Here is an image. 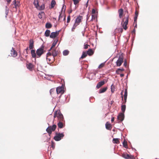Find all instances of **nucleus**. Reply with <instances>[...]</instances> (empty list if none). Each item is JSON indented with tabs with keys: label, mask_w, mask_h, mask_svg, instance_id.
Instances as JSON below:
<instances>
[{
	"label": "nucleus",
	"mask_w": 159,
	"mask_h": 159,
	"mask_svg": "<svg viewBox=\"0 0 159 159\" xmlns=\"http://www.w3.org/2000/svg\"><path fill=\"white\" fill-rule=\"evenodd\" d=\"M58 54L57 51L55 49L52 50V55L54 57L56 56Z\"/></svg>",
	"instance_id": "22"
},
{
	"label": "nucleus",
	"mask_w": 159,
	"mask_h": 159,
	"mask_svg": "<svg viewBox=\"0 0 159 159\" xmlns=\"http://www.w3.org/2000/svg\"><path fill=\"white\" fill-rule=\"evenodd\" d=\"M113 142L114 143L119 144L120 143L119 139H113Z\"/></svg>",
	"instance_id": "32"
},
{
	"label": "nucleus",
	"mask_w": 159,
	"mask_h": 159,
	"mask_svg": "<svg viewBox=\"0 0 159 159\" xmlns=\"http://www.w3.org/2000/svg\"><path fill=\"white\" fill-rule=\"evenodd\" d=\"M123 91L122 90L121 93V97L122 98V100H123Z\"/></svg>",
	"instance_id": "46"
},
{
	"label": "nucleus",
	"mask_w": 159,
	"mask_h": 159,
	"mask_svg": "<svg viewBox=\"0 0 159 159\" xmlns=\"http://www.w3.org/2000/svg\"><path fill=\"white\" fill-rule=\"evenodd\" d=\"M60 31H56V32H53L51 33L50 35V37L51 38H54L57 37L59 34Z\"/></svg>",
	"instance_id": "9"
},
{
	"label": "nucleus",
	"mask_w": 159,
	"mask_h": 159,
	"mask_svg": "<svg viewBox=\"0 0 159 159\" xmlns=\"http://www.w3.org/2000/svg\"><path fill=\"white\" fill-rule=\"evenodd\" d=\"M124 70V69H118L116 71V73L117 74H119V72L120 71H123Z\"/></svg>",
	"instance_id": "37"
},
{
	"label": "nucleus",
	"mask_w": 159,
	"mask_h": 159,
	"mask_svg": "<svg viewBox=\"0 0 159 159\" xmlns=\"http://www.w3.org/2000/svg\"><path fill=\"white\" fill-rule=\"evenodd\" d=\"M34 4L36 8H38L39 6V2L38 0H34Z\"/></svg>",
	"instance_id": "31"
},
{
	"label": "nucleus",
	"mask_w": 159,
	"mask_h": 159,
	"mask_svg": "<svg viewBox=\"0 0 159 159\" xmlns=\"http://www.w3.org/2000/svg\"><path fill=\"white\" fill-rule=\"evenodd\" d=\"M52 55V53L48 52L47 54V57H48L49 56H51Z\"/></svg>",
	"instance_id": "47"
},
{
	"label": "nucleus",
	"mask_w": 159,
	"mask_h": 159,
	"mask_svg": "<svg viewBox=\"0 0 159 159\" xmlns=\"http://www.w3.org/2000/svg\"><path fill=\"white\" fill-rule=\"evenodd\" d=\"M124 93H124V96H127V89H125Z\"/></svg>",
	"instance_id": "43"
},
{
	"label": "nucleus",
	"mask_w": 159,
	"mask_h": 159,
	"mask_svg": "<svg viewBox=\"0 0 159 159\" xmlns=\"http://www.w3.org/2000/svg\"><path fill=\"white\" fill-rule=\"evenodd\" d=\"M47 59H48V61H50V59H49V58H48V57H47Z\"/></svg>",
	"instance_id": "63"
},
{
	"label": "nucleus",
	"mask_w": 159,
	"mask_h": 159,
	"mask_svg": "<svg viewBox=\"0 0 159 159\" xmlns=\"http://www.w3.org/2000/svg\"><path fill=\"white\" fill-rule=\"evenodd\" d=\"M58 118L57 126L59 128H62L65 125V120L60 110H57L54 113V118Z\"/></svg>",
	"instance_id": "1"
},
{
	"label": "nucleus",
	"mask_w": 159,
	"mask_h": 159,
	"mask_svg": "<svg viewBox=\"0 0 159 159\" xmlns=\"http://www.w3.org/2000/svg\"><path fill=\"white\" fill-rule=\"evenodd\" d=\"M11 54L12 56L15 57L17 55V53L16 51L13 48H12L11 50Z\"/></svg>",
	"instance_id": "13"
},
{
	"label": "nucleus",
	"mask_w": 159,
	"mask_h": 159,
	"mask_svg": "<svg viewBox=\"0 0 159 159\" xmlns=\"http://www.w3.org/2000/svg\"><path fill=\"white\" fill-rule=\"evenodd\" d=\"M123 31V29H122V28H121V29H120V32L121 33H122V32Z\"/></svg>",
	"instance_id": "60"
},
{
	"label": "nucleus",
	"mask_w": 159,
	"mask_h": 159,
	"mask_svg": "<svg viewBox=\"0 0 159 159\" xmlns=\"http://www.w3.org/2000/svg\"><path fill=\"white\" fill-rule=\"evenodd\" d=\"M25 50H26L27 54H28V48H27L25 49Z\"/></svg>",
	"instance_id": "61"
},
{
	"label": "nucleus",
	"mask_w": 159,
	"mask_h": 159,
	"mask_svg": "<svg viewBox=\"0 0 159 159\" xmlns=\"http://www.w3.org/2000/svg\"><path fill=\"white\" fill-rule=\"evenodd\" d=\"M61 12H62V11H61V13L60 12V14L59 17V19H58L59 20L60 19H61V18H62L63 17L62 16V15H61Z\"/></svg>",
	"instance_id": "44"
},
{
	"label": "nucleus",
	"mask_w": 159,
	"mask_h": 159,
	"mask_svg": "<svg viewBox=\"0 0 159 159\" xmlns=\"http://www.w3.org/2000/svg\"><path fill=\"white\" fill-rule=\"evenodd\" d=\"M6 11H5V14H6V17H7V16L8 12H9V9L7 7V6H6Z\"/></svg>",
	"instance_id": "36"
},
{
	"label": "nucleus",
	"mask_w": 159,
	"mask_h": 159,
	"mask_svg": "<svg viewBox=\"0 0 159 159\" xmlns=\"http://www.w3.org/2000/svg\"><path fill=\"white\" fill-rule=\"evenodd\" d=\"M124 118V113H119L118 117L117 119L118 120H120V121H122Z\"/></svg>",
	"instance_id": "11"
},
{
	"label": "nucleus",
	"mask_w": 159,
	"mask_h": 159,
	"mask_svg": "<svg viewBox=\"0 0 159 159\" xmlns=\"http://www.w3.org/2000/svg\"><path fill=\"white\" fill-rule=\"evenodd\" d=\"M54 91H55V89H51L50 90V93L51 94L52 92H53Z\"/></svg>",
	"instance_id": "49"
},
{
	"label": "nucleus",
	"mask_w": 159,
	"mask_h": 159,
	"mask_svg": "<svg viewBox=\"0 0 159 159\" xmlns=\"http://www.w3.org/2000/svg\"><path fill=\"white\" fill-rule=\"evenodd\" d=\"M107 87H105L100 89L99 91V93H101L105 92L107 90Z\"/></svg>",
	"instance_id": "20"
},
{
	"label": "nucleus",
	"mask_w": 159,
	"mask_h": 159,
	"mask_svg": "<svg viewBox=\"0 0 159 159\" xmlns=\"http://www.w3.org/2000/svg\"><path fill=\"white\" fill-rule=\"evenodd\" d=\"M73 1L74 2V4L75 5L77 4L79 2V0H73Z\"/></svg>",
	"instance_id": "42"
},
{
	"label": "nucleus",
	"mask_w": 159,
	"mask_h": 159,
	"mask_svg": "<svg viewBox=\"0 0 159 159\" xmlns=\"http://www.w3.org/2000/svg\"><path fill=\"white\" fill-rule=\"evenodd\" d=\"M120 76L121 77H124V74H120Z\"/></svg>",
	"instance_id": "59"
},
{
	"label": "nucleus",
	"mask_w": 159,
	"mask_h": 159,
	"mask_svg": "<svg viewBox=\"0 0 159 159\" xmlns=\"http://www.w3.org/2000/svg\"><path fill=\"white\" fill-rule=\"evenodd\" d=\"M52 147L53 148H54L55 147V144L53 142H52Z\"/></svg>",
	"instance_id": "50"
},
{
	"label": "nucleus",
	"mask_w": 159,
	"mask_h": 159,
	"mask_svg": "<svg viewBox=\"0 0 159 159\" xmlns=\"http://www.w3.org/2000/svg\"><path fill=\"white\" fill-rule=\"evenodd\" d=\"M89 46V45L88 44H85L84 45V48L85 49H87L88 48V47Z\"/></svg>",
	"instance_id": "45"
},
{
	"label": "nucleus",
	"mask_w": 159,
	"mask_h": 159,
	"mask_svg": "<svg viewBox=\"0 0 159 159\" xmlns=\"http://www.w3.org/2000/svg\"><path fill=\"white\" fill-rule=\"evenodd\" d=\"M129 20V16L126 17H125L122 20L121 24L122 25L123 28L125 30H126L127 29V25L128 24Z\"/></svg>",
	"instance_id": "3"
},
{
	"label": "nucleus",
	"mask_w": 159,
	"mask_h": 159,
	"mask_svg": "<svg viewBox=\"0 0 159 159\" xmlns=\"http://www.w3.org/2000/svg\"><path fill=\"white\" fill-rule=\"evenodd\" d=\"M124 66L125 67H126L127 66V62L126 61H125L124 63Z\"/></svg>",
	"instance_id": "55"
},
{
	"label": "nucleus",
	"mask_w": 159,
	"mask_h": 159,
	"mask_svg": "<svg viewBox=\"0 0 159 159\" xmlns=\"http://www.w3.org/2000/svg\"><path fill=\"white\" fill-rule=\"evenodd\" d=\"M87 56V53H86L85 52H83L82 53V54L80 58V59H83L85 57Z\"/></svg>",
	"instance_id": "29"
},
{
	"label": "nucleus",
	"mask_w": 159,
	"mask_h": 159,
	"mask_svg": "<svg viewBox=\"0 0 159 159\" xmlns=\"http://www.w3.org/2000/svg\"><path fill=\"white\" fill-rule=\"evenodd\" d=\"M13 3L15 6V7L16 8V9L17 10V7L19 6V2H16V0H14L13 1Z\"/></svg>",
	"instance_id": "21"
},
{
	"label": "nucleus",
	"mask_w": 159,
	"mask_h": 159,
	"mask_svg": "<svg viewBox=\"0 0 159 159\" xmlns=\"http://www.w3.org/2000/svg\"><path fill=\"white\" fill-rule=\"evenodd\" d=\"M123 144L124 147H125L127 146V144L126 142H124L123 143Z\"/></svg>",
	"instance_id": "48"
},
{
	"label": "nucleus",
	"mask_w": 159,
	"mask_h": 159,
	"mask_svg": "<svg viewBox=\"0 0 159 159\" xmlns=\"http://www.w3.org/2000/svg\"><path fill=\"white\" fill-rule=\"evenodd\" d=\"M78 25L77 24H75V23L73 25V26L72 27V29H71V30L73 32V31H75V28H76V27L77 26H78Z\"/></svg>",
	"instance_id": "33"
},
{
	"label": "nucleus",
	"mask_w": 159,
	"mask_h": 159,
	"mask_svg": "<svg viewBox=\"0 0 159 159\" xmlns=\"http://www.w3.org/2000/svg\"><path fill=\"white\" fill-rule=\"evenodd\" d=\"M50 31L49 30H47L45 33V35L46 37H48L50 36Z\"/></svg>",
	"instance_id": "27"
},
{
	"label": "nucleus",
	"mask_w": 159,
	"mask_h": 159,
	"mask_svg": "<svg viewBox=\"0 0 159 159\" xmlns=\"http://www.w3.org/2000/svg\"><path fill=\"white\" fill-rule=\"evenodd\" d=\"M56 4V2L55 0H52L51 2V8H53Z\"/></svg>",
	"instance_id": "26"
},
{
	"label": "nucleus",
	"mask_w": 159,
	"mask_h": 159,
	"mask_svg": "<svg viewBox=\"0 0 159 159\" xmlns=\"http://www.w3.org/2000/svg\"><path fill=\"white\" fill-rule=\"evenodd\" d=\"M104 65H105V63H101L99 65V66H98V68L101 69V68H102L104 66Z\"/></svg>",
	"instance_id": "38"
},
{
	"label": "nucleus",
	"mask_w": 159,
	"mask_h": 159,
	"mask_svg": "<svg viewBox=\"0 0 159 159\" xmlns=\"http://www.w3.org/2000/svg\"><path fill=\"white\" fill-rule=\"evenodd\" d=\"M92 20H94L95 19V15H92Z\"/></svg>",
	"instance_id": "53"
},
{
	"label": "nucleus",
	"mask_w": 159,
	"mask_h": 159,
	"mask_svg": "<svg viewBox=\"0 0 159 159\" xmlns=\"http://www.w3.org/2000/svg\"><path fill=\"white\" fill-rule=\"evenodd\" d=\"M57 93V94H63L64 92L63 88L62 87H58L56 89Z\"/></svg>",
	"instance_id": "10"
},
{
	"label": "nucleus",
	"mask_w": 159,
	"mask_h": 159,
	"mask_svg": "<svg viewBox=\"0 0 159 159\" xmlns=\"http://www.w3.org/2000/svg\"><path fill=\"white\" fill-rule=\"evenodd\" d=\"M115 87L114 85L112 84L111 86V91L112 93H113L115 91Z\"/></svg>",
	"instance_id": "34"
},
{
	"label": "nucleus",
	"mask_w": 159,
	"mask_h": 159,
	"mask_svg": "<svg viewBox=\"0 0 159 159\" xmlns=\"http://www.w3.org/2000/svg\"><path fill=\"white\" fill-rule=\"evenodd\" d=\"M57 125H53L52 126H49L46 129V131L48 134L49 136H50L52 133V131H54L56 129Z\"/></svg>",
	"instance_id": "4"
},
{
	"label": "nucleus",
	"mask_w": 159,
	"mask_h": 159,
	"mask_svg": "<svg viewBox=\"0 0 159 159\" xmlns=\"http://www.w3.org/2000/svg\"><path fill=\"white\" fill-rule=\"evenodd\" d=\"M82 19L83 17L82 16L80 15L78 16L75 20V23L79 25L81 22Z\"/></svg>",
	"instance_id": "8"
},
{
	"label": "nucleus",
	"mask_w": 159,
	"mask_h": 159,
	"mask_svg": "<svg viewBox=\"0 0 159 159\" xmlns=\"http://www.w3.org/2000/svg\"><path fill=\"white\" fill-rule=\"evenodd\" d=\"M45 52V51L44 50V46L42 45L40 48L37 49L36 51V53L37 54V57H40Z\"/></svg>",
	"instance_id": "2"
},
{
	"label": "nucleus",
	"mask_w": 159,
	"mask_h": 159,
	"mask_svg": "<svg viewBox=\"0 0 159 159\" xmlns=\"http://www.w3.org/2000/svg\"><path fill=\"white\" fill-rule=\"evenodd\" d=\"M57 41H58V40H57V41L54 40V41L52 43V45L50 49L49 50V51H50L51 50V49H52V48H53L54 47H55V46H56V44L57 43Z\"/></svg>",
	"instance_id": "25"
},
{
	"label": "nucleus",
	"mask_w": 159,
	"mask_h": 159,
	"mask_svg": "<svg viewBox=\"0 0 159 159\" xmlns=\"http://www.w3.org/2000/svg\"><path fill=\"white\" fill-rule=\"evenodd\" d=\"M106 128L108 130H111V124L109 123L108 122H107L106 124Z\"/></svg>",
	"instance_id": "19"
},
{
	"label": "nucleus",
	"mask_w": 159,
	"mask_h": 159,
	"mask_svg": "<svg viewBox=\"0 0 159 159\" xmlns=\"http://www.w3.org/2000/svg\"><path fill=\"white\" fill-rule=\"evenodd\" d=\"M114 120V117H113L111 118V121L112 122H113Z\"/></svg>",
	"instance_id": "58"
},
{
	"label": "nucleus",
	"mask_w": 159,
	"mask_h": 159,
	"mask_svg": "<svg viewBox=\"0 0 159 159\" xmlns=\"http://www.w3.org/2000/svg\"><path fill=\"white\" fill-rule=\"evenodd\" d=\"M26 66L27 68L29 69L30 70H32L34 66L33 65L32 63H28V64H27Z\"/></svg>",
	"instance_id": "16"
},
{
	"label": "nucleus",
	"mask_w": 159,
	"mask_h": 159,
	"mask_svg": "<svg viewBox=\"0 0 159 159\" xmlns=\"http://www.w3.org/2000/svg\"><path fill=\"white\" fill-rule=\"evenodd\" d=\"M52 24L49 23H47L46 24L45 27L49 29L51 28L52 27Z\"/></svg>",
	"instance_id": "28"
},
{
	"label": "nucleus",
	"mask_w": 159,
	"mask_h": 159,
	"mask_svg": "<svg viewBox=\"0 0 159 159\" xmlns=\"http://www.w3.org/2000/svg\"><path fill=\"white\" fill-rule=\"evenodd\" d=\"M70 15H69L67 17V23H69L70 21Z\"/></svg>",
	"instance_id": "41"
},
{
	"label": "nucleus",
	"mask_w": 159,
	"mask_h": 159,
	"mask_svg": "<svg viewBox=\"0 0 159 159\" xmlns=\"http://www.w3.org/2000/svg\"><path fill=\"white\" fill-rule=\"evenodd\" d=\"M135 30L134 29V30L132 31V33L135 34Z\"/></svg>",
	"instance_id": "62"
},
{
	"label": "nucleus",
	"mask_w": 159,
	"mask_h": 159,
	"mask_svg": "<svg viewBox=\"0 0 159 159\" xmlns=\"http://www.w3.org/2000/svg\"><path fill=\"white\" fill-rule=\"evenodd\" d=\"M45 8V5L44 4L42 5L41 6H38V8H37L39 10H43Z\"/></svg>",
	"instance_id": "24"
},
{
	"label": "nucleus",
	"mask_w": 159,
	"mask_h": 159,
	"mask_svg": "<svg viewBox=\"0 0 159 159\" xmlns=\"http://www.w3.org/2000/svg\"><path fill=\"white\" fill-rule=\"evenodd\" d=\"M6 0L7 1V4H9L11 1V0Z\"/></svg>",
	"instance_id": "52"
},
{
	"label": "nucleus",
	"mask_w": 159,
	"mask_h": 159,
	"mask_svg": "<svg viewBox=\"0 0 159 159\" xmlns=\"http://www.w3.org/2000/svg\"><path fill=\"white\" fill-rule=\"evenodd\" d=\"M69 53V51L68 50H65L63 52V55L64 56L68 55Z\"/></svg>",
	"instance_id": "35"
},
{
	"label": "nucleus",
	"mask_w": 159,
	"mask_h": 159,
	"mask_svg": "<svg viewBox=\"0 0 159 159\" xmlns=\"http://www.w3.org/2000/svg\"><path fill=\"white\" fill-rule=\"evenodd\" d=\"M92 13L93 14H95V10L94 9H93L92 10Z\"/></svg>",
	"instance_id": "54"
},
{
	"label": "nucleus",
	"mask_w": 159,
	"mask_h": 159,
	"mask_svg": "<svg viewBox=\"0 0 159 159\" xmlns=\"http://www.w3.org/2000/svg\"><path fill=\"white\" fill-rule=\"evenodd\" d=\"M127 96H124V101L123 102V103L125 104L126 102Z\"/></svg>",
	"instance_id": "39"
},
{
	"label": "nucleus",
	"mask_w": 159,
	"mask_h": 159,
	"mask_svg": "<svg viewBox=\"0 0 159 159\" xmlns=\"http://www.w3.org/2000/svg\"><path fill=\"white\" fill-rule=\"evenodd\" d=\"M122 156L126 159H134V156L126 153L122 154Z\"/></svg>",
	"instance_id": "7"
},
{
	"label": "nucleus",
	"mask_w": 159,
	"mask_h": 159,
	"mask_svg": "<svg viewBox=\"0 0 159 159\" xmlns=\"http://www.w3.org/2000/svg\"><path fill=\"white\" fill-rule=\"evenodd\" d=\"M31 53L32 57L33 58H36V55L35 53V50L32 49L31 51Z\"/></svg>",
	"instance_id": "15"
},
{
	"label": "nucleus",
	"mask_w": 159,
	"mask_h": 159,
	"mask_svg": "<svg viewBox=\"0 0 159 159\" xmlns=\"http://www.w3.org/2000/svg\"><path fill=\"white\" fill-rule=\"evenodd\" d=\"M135 14L139 15V11L137 9H136Z\"/></svg>",
	"instance_id": "51"
},
{
	"label": "nucleus",
	"mask_w": 159,
	"mask_h": 159,
	"mask_svg": "<svg viewBox=\"0 0 159 159\" xmlns=\"http://www.w3.org/2000/svg\"><path fill=\"white\" fill-rule=\"evenodd\" d=\"M87 53L89 55L91 56L93 54V50L91 49H89L87 51Z\"/></svg>",
	"instance_id": "23"
},
{
	"label": "nucleus",
	"mask_w": 159,
	"mask_h": 159,
	"mask_svg": "<svg viewBox=\"0 0 159 159\" xmlns=\"http://www.w3.org/2000/svg\"><path fill=\"white\" fill-rule=\"evenodd\" d=\"M105 79H104L103 81L99 82L96 86V88L99 89L105 83Z\"/></svg>",
	"instance_id": "12"
},
{
	"label": "nucleus",
	"mask_w": 159,
	"mask_h": 159,
	"mask_svg": "<svg viewBox=\"0 0 159 159\" xmlns=\"http://www.w3.org/2000/svg\"><path fill=\"white\" fill-rule=\"evenodd\" d=\"M123 62V58L122 56H120L116 62L117 66H120Z\"/></svg>",
	"instance_id": "6"
},
{
	"label": "nucleus",
	"mask_w": 159,
	"mask_h": 159,
	"mask_svg": "<svg viewBox=\"0 0 159 159\" xmlns=\"http://www.w3.org/2000/svg\"><path fill=\"white\" fill-rule=\"evenodd\" d=\"M55 134V136L54 137V139L56 141H60L64 136L63 133H56Z\"/></svg>",
	"instance_id": "5"
},
{
	"label": "nucleus",
	"mask_w": 159,
	"mask_h": 159,
	"mask_svg": "<svg viewBox=\"0 0 159 159\" xmlns=\"http://www.w3.org/2000/svg\"><path fill=\"white\" fill-rule=\"evenodd\" d=\"M88 2H89V0H88L86 5L85 6L86 7H87L88 5Z\"/></svg>",
	"instance_id": "56"
},
{
	"label": "nucleus",
	"mask_w": 159,
	"mask_h": 159,
	"mask_svg": "<svg viewBox=\"0 0 159 159\" xmlns=\"http://www.w3.org/2000/svg\"><path fill=\"white\" fill-rule=\"evenodd\" d=\"M126 109V105H122L121 106V110L122 113H124Z\"/></svg>",
	"instance_id": "30"
},
{
	"label": "nucleus",
	"mask_w": 159,
	"mask_h": 159,
	"mask_svg": "<svg viewBox=\"0 0 159 159\" xmlns=\"http://www.w3.org/2000/svg\"><path fill=\"white\" fill-rule=\"evenodd\" d=\"M118 12L119 13V17L120 18H121L122 17V16L123 14V10L122 9H120L119 10H118Z\"/></svg>",
	"instance_id": "17"
},
{
	"label": "nucleus",
	"mask_w": 159,
	"mask_h": 159,
	"mask_svg": "<svg viewBox=\"0 0 159 159\" xmlns=\"http://www.w3.org/2000/svg\"><path fill=\"white\" fill-rule=\"evenodd\" d=\"M34 41L33 39H30L29 41V48L30 49H32L34 48Z\"/></svg>",
	"instance_id": "14"
},
{
	"label": "nucleus",
	"mask_w": 159,
	"mask_h": 159,
	"mask_svg": "<svg viewBox=\"0 0 159 159\" xmlns=\"http://www.w3.org/2000/svg\"><path fill=\"white\" fill-rule=\"evenodd\" d=\"M66 16L65 15H64V18L63 19V20L64 21H66Z\"/></svg>",
	"instance_id": "57"
},
{
	"label": "nucleus",
	"mask_w": 159,
	"mask_h": 159,
	"mask_svg": "<svg viewBox=\"0 0 159 159\" xmlns=\"http://www.w3.org/2000/svg\"><path fill=\"white\" fill-rule=\"evenodd\" d=\"M45 14L44 12L43 11H41L39 13L38 15V16L39 18L41 19L43 17L45 16Z\"/></svg>",
	"instance_id": "18"
},
{
	"label": "nucleus",
	"mask_w": 159,
	"mask_h": 159,
	"mask_svg": "<svg viewBox=\"0 0 159 159\" xmlns=\"http://www.w3.org/2000/svg\"><path fill=\"white\" fill-rule=\"evenodd\" d=\"M138 16V15L135 14V16H134V22H136Z\"/></svg>",
	"instance_id": "40"
}]
</instances>
